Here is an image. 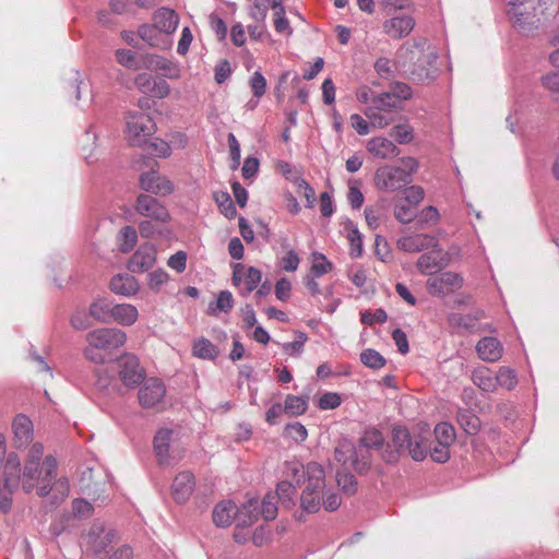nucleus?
Returning <instances> with one entry per match:
<instances>
[{"instance_id": "obj_59", "label": "nucleus", "mask_w": 559, "mask_h": 559, "mask_svg": "<svg viewBox=\"0 0 559 559\" xmlns=\"http://www.w3.org/2000/svg\"><path fill=\"white\" fill-rule=\"evenodd\" d=\"M404 195V199L408 204L417 206L424 200L425 191L419 186H411L405 189Z\"/></svg>"}, {"instance_id": "obj_56", "label": "nucleus", "mask_w": 559, "mask_h": 559, "mask_svg": "<svg viewBox=\"0 0 559 559\" xmlns=\"http://www.w3.org/2000/svg\"><path fill=\"white\" fill-rule=\"evenodd\" d=\"M393 67L394 63L385 57H381L377 59V61L374 62V70L378 73V75L386 80L393 78Z\"/></svg>"}, {"instance_id": "obj_60", "label": "nucleus", "mask_w": 559, "mask_h": 559, "mask_svg": "<svg viewBox=\"0 0 559 559\" xmlns=\"http://www.w3.org/2000/svg\"><path fill=\"white\" fill-rule=\"evenodd\" d=\"M147 151L158 157H168L171 153L169 144L162 139H155L152 141L148 144Z\"/></svg>"}, {"instance_id": "obj_28", "label": "nucleus", "mask_w": 559, "mask_h": 559, "mask_svg": "<svg viewBox=\"0 0 559 559\" xmlns=\"http://www.w3.org/2000/svg\"><path fill=\"white\" fill-rule=\"evenodd\" d=\"M358 450L349 442H342L335 449V460L343 465H350L356 471L362 472L369 466L368 461H364L361 466L357 460Z\"/></svg>"}, {"instance_id": "obj_47", "label": "nucleus", "mask_w": 559, "mask_h": 559, "mask_svg": "<svg viewBox=\"0 0 559 559\" xmlns=\"http://www.w3.org/2000/svg\"><path fill=\"white\" fill-rule=\"evenodd\" d=\"M262 274L261 271L254 266H250L245 275V287L240 289V294L243 296L249 295L251 292L258 288L261 283Z\"/></svg>"}, {"instance_id": "obj_6", "label": "nucleus", "mask_w": 559, "mask_h": 559, "mask_svg": "<svg viewBox=\"0 0 559 559\" xmlns=\"http://www.w3.org/2000/svg\"><path fill=\"white\" fill-rule=\"evenodd\" d=\"M429 429L425 425L419 431H409L399 426L392 430V443L399 453H408L413 460L423 461L428 454L427 436Z\"/></svg>"}, {"instance_id": "obj_41", "label": "nucleus", "mask_w": 559, "mask_h": 559, "mask_svg": "<svg viewBox=\"0 0 559 559\" xmlns=\"http://www.w3.org/2000/svg\"><path fill=\"white\" fill-rule=\"evenodd\" d=\"M382 433L377 429H370L365 431L364 436L360 439V443L357 450L362 454L364 450L379 449L382 447Z\"/></svg>"}, {"instance_id": "obj_7", "label": "nucleus", "mask_w": 559, "mask_h": 559, "mask_svg": "<svg viewBox=\"0 0 559 559\" xmlns=\"http://www.w3.org/2000/svg\"><path fill=\"white\" fill-rule=\"evenodd\" d=\"M402 106L396 103L394 96L378 94L370 99L364 115L369 119L372 129H385L396 121Z\"/></svg>"}, {"instance_id": "obj_16", "label": "nucleus", "mask_w": 559, "mask_h": 559, "mask_svg": "<svg viewBox=\"0 0 559 559\" xmlns=\"http://www.w3.org/2000/svg\"><path fill=\"white\" fill-rule=\"evenodd\" d=\"M153 164L152 170L143 173L140 176V187L146 192H151L157 195H168L174 191V186L169 179L163 177L154 169L157 166L156 160H151Z\"/></svg>"}, {"instance_id": "obj_23", "label": "nucleus", "mask_w": 559, "mask_h": 559, "mask_svg": "<svg viewBox=\"0 0 559 559\" xmlns=\"http://www.w3.org/2000/svg\"><path fill=\"white\" fill-rule=\"evenodd\" d=\"M153 24L168 38L175 33L179 24V15L169 8H159L153 13Z\"/></svg>"}, {"instance_id": "obj_13", "label": "nucleus", "mask_w": 559, "mask_h": 559, "mask_svg": "<svg viewBox=\"0 0 559 559\" xmlns=\"http://www.w3.org/2000/svg\"><path fill=\"white\" fill-rule=\"evenodd\" d=\"M166 388L157 378L147 379L138 392V400L143 408H157L163 404Z\"/></svg>"}, {"instance_id": "obj_63", "label": "nucleus", "mask_w": 559, "mask_h": 559, "mask_svg": "<svg viewBox=\"0 0 559 559\" xmlns=\"http://www.w3.org/2000/svg\"><path fill=\"white\" fill-rule=\"evenodd\" d=\"M168 273L164 270L153 271L148 274L147 285L152 290H158L168 281Z\"/></svg>"}, {"instance_id": "obj_30", "label": "nucleus", "mask_w": 559, "mask_h": 559, "mask_svg": "<svg viewBox=\"0 0 559 559\" xmlns=\"http://www.w3.org/2000/svg\"><path fill=\"white\" fill-rule=\"evenodd\" d=\"M110 290L117 295L133 296L139 292V283L135 277L128 274L114 276L109 284Z\"/></svg>"}, {"instance_id": "obj_19", "label": "nucleus", "mask_w": 559, "mask_h": 559, "mask_svg": "<svg viewBox=\"0 0 559 559\" xmlns=\"http://www.w3.org/2000/svg\"><path fill=\"white\" fill-rule=\"evenodd\" d=\"M156 261V249L153 245H142L130 258L128 269L132 273H143L151 269Z\"/></svg>"}, {"instance_id": "obj_25", "label": "nucleus", "mask_w": 559, "mask_h": 559, "mask_svg": "<svg viewBox=\"0 0 559 559\" xmlns=\"http://www.w3.org/2000/svg\"><path fill=\"white\" fill-rule=\"evenodd\" d=\"M138 34L147 45L158 49H169L171 40L163 34L153 23L143 24L139 27Z\"/></svg>"}, {"instance_id": "obj_50", "label": "nucleus", "mask_w": 559, "mask_h": 559, "mask_svg": "<svg viewBox=\"0 0 559 559\" xmlns=\"http://www.w3.org/2000/svg\"><path fill=\"white\" fill-rule=\"evenodd\" d=\"M361 362L371 369H380L385 365L384 357L377 350L368 348L360 354Z\"/></svg>"}, {"instance_id": "obj_5", "label": "nucleus", "mask_w": 559, "mask_h": 559, "mask_svg": "<svg viewBox=\"0 0 559 559\" xmlns=\"http://www.w3.org/2000/svg\"><path fill=\"white\" fill-rule=\"evenodd\" d=\"M258 500H249L241 510L231 500H224L214 507L213 521L218 527H227L236 519L238 520V526H250L258 520Z\"/></svg>"}, {"instance_id": "obj_46", "label": "nucleus", "mask_w": 559, "mask_h": 559, "mask_svg": "<svg viewBox=\"0 0 559 559\" xmlns=\"http://www.w3.org/2000/svg\"><path fill=\"white\" fill-rule=\"evenodd\" d=\"M274 495L277 500H281L285 507L289 508L294 503L293 498L296 495L295 484L288 480L281 481Z\"/></svg>"}, {"instance_id": "obj_48", "label": "nucleus", "mask_w": 559, "mask_h": 559, "mask_svg": "<svg viewBox=\"0 0 559 559\" xmlns=\"http://www.w3.org/2000/svg\"><path fill=\"white\" fill-rule=\"evenodd\" d=\"M347 229V239L350 245V255L354 258H358L362 253V238L359 230L353 226V224H348L346 226Z\"/></svg>"}, {"instance_id": "obj_43", "label": "nucleus", "mask_w": 559, "mask_h": 559, "mask_svg": "<svg viewBox=\"0 0 559 559\" xmlns=\"http://www.w3.org/2000/svg\"><path fill=\"white\" fill-rule=\"evenodd\" d=\"M390 135L399 144H408L414 140V129L408 122L397 123L392 128Z\"/></svg>"}, {"instance_id": "obj_36", "label": "nucleus", "mask_w": 559, "mask_h": 559, "mask_svg": "<svg viewBox=\"0 0 559 559\" xmlns=\"http://www.w3.org/2000/svg\"><path fill=\"white\" fill-rule=\"evenodd\" d=\"M308 408V397L288 394L285 399L284 411L290 416H300Z\"/></svg>"}, {"instance_id": "obj_18", "label": "nucleus", "mask_w": 559, "mask_h": 559, "mask_svg": "<svg viewBox=\"0 0 559 559\" xmlns=\"http://www.w3.org/2000/svg\"><path fill=\"white\" fill-rule=\"evenodd\" d=\"M437 246V238L428 234L407 235L399 238L396 241V247L408 253L420 252L430 248H436Z\"/></svg>"}, {"instance_id": "obj_64", "label": "nucleus", "mask_w": 559, "mask_h": 559, "mask_svg": "<svg viewBox=\"0 0 559 559\" xmlns=\"http://www.w3.org/2000/svg\"><path fill=\"white\" fill-rule=\"evenodd\" d=\"M272 540V533L265 526H259L254 530L252 535V542L257 547H263L270 544Z\"/></svg>"}, {"instance_id": "obj_38", "label": "nucleus", "mask_w": 559, "mask_h": 559, "mask_svg": "<svg viewBox=\"0 0 559 559\" xmlns=\"http://www.w3.org/2000/svg\"><path fill=\"white\" fill-rule=\"evenodd\" d=\"M283 473L288 481L300 485L305 475H307V465L304 466L298 461H287L284 464Z\"/></svg>"}, {"instance_id": "obj_39", "label": "nucleus", "mask_w": 559, "mask_h": 559, "mask_svg": "<svg viewBox=\"0 0 559 559\" xmlns=\"http://www.w3.org/2000/svg\"><path fill=\"white\" fill-rule=\"evenodd\" d=\"M214 200L218 205L221 213L231 219L237 215V210L234 205V202L228 192L225 191H216L214 192Z\"/></svg>"}, {"instance_id": "obj_17", "label": "nucleus", "mask_w": 559, "mask_h": 559, "mask_svg": "<svg viewBox=\"0 0 559 559\" xmlns=\"http://www.w3.org/2000/svg\"><path fill=\"white\" fill-rule=\"evenodd\" d=\"M431 249V251L423 253L416 262L418 271L423 274H433L448 266L450 263V257L448 252H444L441 249Z\"/></svg>"}, {"instance_id": "obj_24", "label": "nucleus", "mask_w": 559, "mask_h": 559, "mask_svg": "<svg viewBox=\"0 0 559 559\" xmlns=\"http://www.w3.org/2000/svg\"><path fill=\"white\" fill-rule=\"evenodd\" d=\"M141 69L162 71L169 78H179V69L177 66L159 55L147 53L142 56Z\"/></svg>"}, {"instance_id": "obj_29", "label": "nucleus", "mask_w": 559, "mask_h": 559, "mask_svg": "<svg viewBox=\"0 0 559 559\" xmlns=\"http://www.w3.org/2000/svg\"><path fill=\"white\" fill-rule=\"evenodd\" d=\"M171 436L173 430L166 428H162L155 433L153 449L158 463L162 465L168 462Z\"/></svg>"}, {"instance_id": "obj_54", "label": "nucleus", "mask_w": 559, "mask_h": 559, "mask_svg": "<svg viewBox=\"0 0 559 559\" xmlns=\"http://www.w3.org/2000/svg\"><path fill=\"white\" fill-rule=\"evenodd\" d=\"M337 485L347 495H353L357 490V481L354 475L349 473H337Z\"/></svg>"}, {"instance_id": "obj_52", "label": "nucleus", "mask_w": 559, "mask_h": 559, "mask_svg": "<svg viewBox=\"0 0 559 559\" xmlns=\"http://www.w3.org/2000/svg\"><path fill=\"white\" fill-rule=\"evenodd\" d=\"M284 432L286 437L293 439L296 442H302L308 437L306 427L300 423H293L286 425Z\"/></svg>"}, {"instance_id": "obj_11", "label": "nucleus", "mask_w": 559, "mask_h": 559, "mask_svg": "<svg viewBox=\"0 0 559 559\" xmlns=\"http://www.w3.org/2000/svg\"><path fill=\"white\" fill-rule=\"evenodd\" d=\"M116 370L118 378L122 384L128 389H134L145 379L146 372L141 366L139 358L126 353L121 355L116 361Z\"/></svg>"}, {"instance_id": "obj_58", "label": "nucleus", "mask_w": 559, "mask_h": 559, "mask_svg": "<svg viewBox=\"0 0 559 559\" xmlns=\"http://www.w3.org/2000/svg\"><path fill=\"white\" fill-rule=\"evenodd\" d=\"M250 87L257 98L262 97L266 91V80L261 72L255 71L250 79Z\"/></svg>"}, {"instance_id": "obj_35", "label": "nucleus", "mask_w": 559, "mask_h": 559, "mask_svg": "<svg viewBox=\"0 0 559 559\" xmlns=\"http://www.w3.org/2000/svg\"><path fill=\"white\" fill-rule=\"evenodd\" d=\"M112 305L104 298L94 300L90 306V316L96 321L107 323L111 320Z\"/></svg>"}, {"instance_id": "obj_40", "label": "nucleus", "mask_w": 559, "mask_h": 559, "mask_svg": "<svg viewBox=\"0 0 559 559\" xmlns=\"http://www.w3.org/2000/svg\"><path fill=\"white\" fill-rule=\"evenodd\" d=\"M433 432H435L436 441L438 443H444L450 447L454 443L455 438H456L454 427L447 421H441V423L437 424Z\"/></svg>"}, {"instance_id": "obj_33", "label": "nucleus", "mask_w": 559, "mask_h": 559, "mask_svg": "<svg viewBox=\"0 0 559 559\" xmlns=\"http://www.w3.org/2000/svg\"><path fill=\"white\" fill-rule=\"evenodd\" d=\"M460 427L471 436H475L481 428L480 419L477 415L468 409H460L456 416Z\"/></svg>"}, {"instance_id": "obj_27", "label": "nucleus", "mask_w": 559, "mask_h": 559, "mask_svg": "<svg viewBox=\"0 0 559 559\" xmlns=\"http://www.w3.org/2000/svg\"><path fill=\"white\" fill-rule=\"evenodd\" d=\"M12 431L16 447H26L33 438V424L27 416L19 414L13 419Z\"/></svg>"}, {"instance_id": "obj_51", "label": "nucleus", "mask_w": 559, "mask_h": 559, "mask_svg": "<svg viewBox=\"0 0 559 559\" xmlns=\"http://www.w3.org/2000/svg\"><path fill=\"white\" fill-rule=\"evenodd\" d=\"M478 317L472 314L452 313L449 317V324L452 328L473 330L476 326Z\"/></svg>"}, {"instance_id": "obj_34", "label": "nucleus", "mask_w": 559, "mask_h": 559, "mask_svg": "<svg viewBox=\"0 0 559 559\" xmlns=\"http://www.w3.org/2000/svg\"><path fill=\"white\" fill-rule=\"evenodd\" d=\"M192 354L201 359L214 360L217 358L219 350L210 340L200 337L193 343Z\"/></svg>"}, {"instance_id": "obj_14", "label": "nucleus", "mask_w": 559, "mask_h": 559, "mask_svg": "<svg viewBox=\"0 0 559 559\" xmlns=\"http://www.w3.org/2000/svg\"><path fill=\"white\" fill-rule=\"evenodd\" d=\"M134 207L138 214L150 217L155 222L167 223L170 221V214L167 207L152 195L140 194Z\"/></svg>"}, {"instance_id": "obj_20", "label": "nucleus", "mask_w": 559, "mask_h": 559, "mask_svg": "<svg viewBox=\"0 0 559 559\" xmlns=\"http://www.w3.org/2000/svg\"><path fill=\"white\" fill-rule=\"evenodd\" d=\"M367 152L379 159H392L401 154L396 144L385 136H373L366 143Z\"/></svg>"}, {"instance_id": "obj_31", "label": "nucleus", "mask_w": 559, "mask_h": 559, "mask_svg": "<svg viewBox=\"0 0 559 559\" xmlns=\"http://www.w3.org/2000/svg\"><path fill=\"white\" fill-rule=\"evenodd\" d=\"M139 318L136 307L130 304L115 305L111 310V320L118 324L130 326L133 325Z\"/></svg>"}, {"instance_id": "obj_4", "label": "nucleus", "mask_w": 559, "mask_h": 559, "mask_svg": "<svg viewBox=\"0 0 559 559\" xmlns=\"http://www.w3.org/2000/svg\"><path fill=\"white\" fill-rule=\"evenodd\" d=\"M402 166L383 165L374 173V186L379 190L394 192L409 185L413 174L418 169V162L414 157L401 158Z\"/></svg>"}, {"instance_id": "obj_15", "label": "nucleus", "mask_w": 559, "mask_h": 559, "mask_svg": "<svg viewBox=\"0 0 559 559\" xmlns=\"http://www.w3.org/2000/svg\"><path fill=\"white\" fill-rule=\"evenodd\" d=\"M537 7L538 4H533V0H527L524 5L508 4L507 12L515 26L521 29H531L538 22Z\"/></svg>"}, {"instance_id": "obj_1", "label": "nucleus", "mask_w": 559, "mask_h": 559, "mask_svg": "<svg viewBox=\"0 0 559 559\" xmlns=\"http://www.w3.org/2000/svg\"><path fill=\"white\" fill-rule=\"evenodd\" d=\"M58 464L53 456H46L41 464L35 461H26L23 473H20V484L24 492H36L38 497L52 495L53 502L63 501L70 492V484L67 477L57 478Z\"/></svg>"}, {"instance_id": "obj_62", "label": "nucleus", "mask_w": 559, "mask_h": 559, "mask_svg": "<svg viewBox=\"0 0 559 559\" xmlns=\"http://www.w3.org/2000/svg\"><path fill=\"white\" fill-rule=\"evenodd\" d=\"M388 319L386 312L383 309H377L376 311L361 312L360 321L366 325H372L376 322L383 323Z\"/></svg>"}, {"instance_id": "obj_3", "label": "nucleus", "mask_w": 559, "mask_h": 559, "mask_svg": "<svg viewBox=\"0 0 559 559\" xmlns=\"http://www.w3.org/2000/svg\"><path fill=\"white\" fill-rule=\"evenodd\" d=\"M437 58L433 49L425 50L424 46L418 44L399 52V63L402 62L403 68L406 67V62L412 63L406 72L412 81L418 83L430 82L436 78Z\"/></svg>"}, {"instance_id": "obj_12", "label": "nucleus", "mask_w": 559, "mask_h": 559, "mask_svg": "<svg viewBox=\"0 0 559 559\" xmlns=\"http://www.w3.org/2000/svg\"><path fill=\"white\" fill-rule=\"evenodd\" d=\"M463 285V277L454 272H443L437 276L429 277L426 283L427 290L433 296H447L460 289Z\"/></svg>"}, {"instance_id": "obj_21", "label": "nucleus", "mask_w": 559, "mask_h": 559, "mask_svg": "<svg viewBox=\"0 0 559 559\" xmlns=\"http://www.w3.org/2000/svg\"><path fill=\"white\" fill-rule=\"evenodd\" d=\"M195 488L194 475L189 471L178 473L171 485V496L178 503L186 502Z\"/></svg>"}, {"instance_id": "obj_44", "label": "nucleus", "mask_w": 559, "mask_h": 559, "mask_svg": "<svg viewBox=\"0 0 559 559\" xmlns=\"http://www.w3.org/2000/svg\"><path fill=\"white\" fill-rule=\"evenodd\" d=\"M116 59L119 64L130 70H140L142 66V59L139 60L135 53L129 49H118Z\"/></svg>"}, {"instance_id": "obj_26", "label": "nucleus", "mask_w": 559, "mask_h": 559, "mask_svg": "<svg viewBox=\"0 0 559 559\" xmlns=\"http://www.w3.org/2000/svg\"><path fill=\"white\" fill-rule=\"evenodd\" d=\"M478 357L488 362L498 361L503 354V347L500 341L495 337H483L476 345Z\"/></svg>"}, {"instance_id": "obj_53", "label": "nucleus", "mask_w": 559, "mask_h": 559, "mask_svg": "<svg viewBox=\"0 0 559 559\" xmlns=\"http://www.w3.org/2000/svg\"><path fill=\"white\" fill-rule=\"evenodd\" d=\"M374 254L382 262H390L392 259L388 241L380 235L376 236L374 239Z\"/></svg>"}, {"instance_id": "obj_8", "label": "nucleus", "mask_w": 559, "mask_h": 559, "mask_svg": "<svg viewBox=\"0 0 559 559\" xmlns=\"http://www.w3.org/2000/svg\"><path fill=\"white\" fill-rule=\"evenodd\" d=\"M308 484L300 496L301 508L316 513L320 510L323 490L325 488V473L323 467L317 462L307 464Z\"/></svg>"}, {"instance_id": "obj_10", "label": "nucleus", "mask_w": 559, "mask_h": 559, "mask_svg": "<svg viewBox=\"0 0 559 559\" xmlns=\"http://www.w3.org/2000/svg\"><path fill=\"white\" fill-rule=\"evenodd\" d=\"M20 485V460L16 454H9L0 481V510L8 513L12 507V495Z\"/></svg>"}, {"instance_id": "obj_42", "label": "nucleus", "mask_w": 559, "mask_h": 559, "mask_svg": "<svg viewBox=\"0 0 559 559\" xmlns=\"http://www.w3.org/2000/svg\"><path fill=\"white\" fill-rule=\"evenodd\" d=\"M497 389L513 390L518 385L516 372L509 367H501L496 373Z\"/></svg>"}, {"instance_id": "obj_49", "label": "nucleus", "mask_w": 559, "mask_h": 559, "mask_svg": "<svg viewBox=\"0 0 559 559\" xmlns=\"http://www.w3.org/2000/svg\"><path fill=\"white\" fill-rule=\"evenodd\" d=\"M277 502L274 493H267L264 496L261 502V515L265 521H272L277 515Z\"/></svg>"}, {"instance_id": "obj_22", "label": "nucleus", "mask_w": 559, "mask_h": 559, "mask_svg": "<svg viewBox=\"0 0 559 559\" xmlns=\"http://www.w3.org/2000/svg\"><path fill=\"white\" fill-rule=\"evenodd\" d=\"M415 21L411 15L395 16L383 23L384 33L393 39H401L411 34Z\"/></svg>"}, {"instance_id": "obj_37", "label": "nucleus", "mask_w": 559, "mask_h": 559, "mask_svg": "<svg viewBox=\"0 0 559 559\" xmlns=\"http://www.w3.org/2000/svg\"><path fill=\"white\" fill-rule=\"evenodd\" d=\"M119 250L123 253L130 252L138 241V233L133 226L122 227L118 234Z\"/></svg>"}, {"instance_id": "obj_2", "label": "nucleus", "mask_w": 559, "mask_h": 559, "mask_svg": "<svg viewBox=\"0 0 559 559\" xmlns=\"http://www.w3.org/2000/svg\"><path fill=\"white\" fill-rule=\"evenodd\" d=\"M87 343L83 356L91 362L103 365L111 353L122 347L127 342V334L117 328H97L85 335Z\"/></svg>"}, {"instance_id": "obj_45", "label": "nucleus", "mask_w": 559, "mask_h": 559, "mask_svg": "<svg viewBox=\"0 0 559 559\" xmlns=\"http://www.w3.org/2000/svg\"><path fill=\"white\" fill-rule=\"evenodd\" d=\"M333 264L325 258L324 254L314 252L312 254L311 275L313 277H320L330 271H332Z\"/></svg>"}, {"instance_id": "obj_61", "label": "nucleus", "mask_w": 559, "mask_h": 559, "mask_svg": "<svg viewBox=\"0 0 559 559\" xmlns=\"http://www.w3.org/2000/svg\"><path fill=\"white\" fill-rule=\"evenodd\" d=\"M267 11L269 0H255L250 9V15L257 22H264Z\"/></svg>"}, {"instance_id": "obj_55", "label": "nucleus", "mask_w": 559, "mask_h": 559, "mask_svg": "<svg viewBox=\"0 0 559 559\" xmlns=\"http://www.w3.org/2000/svg\"><path fill=\"white\" fill-rule=\"evenodd\" d=\"M384 94L394 96L396 103L402 106L403 99H408L412 97V88L406 83L396 82L392 85V91L385 92Z\"/></svg>"}, {"instance_id": "obj_57", "label": "nucleus", "mask_w": 559, "mask_h": 559, "mask_svg": "<svg viewBox=\"0 0 559 559\" xmlns=\"http://www.w3.org/2000/svg\"><path fill=\"white\" fill-rule=\"evenodd\" d=\"M394 216L399 222H401L403 224H407V223H411L415 218L416 212L413 209V205H411V204L409 205L396 204L394 207Z\"/></svg>"}, {"instance_id": "obj_32", "label": "nucleus", "mask_w": 559, "mask_h": 559, "mask_svg": "<svg viewBox=\"0 0 559 559\" xmlns=\"http://www.w3.org/2000/svg\"><path fill=\"white\" fill-rule=\"evenodd\" d=\"M473 382L485 392L497 391V379L496 374L486 367L476 369L473 372Z\"/></svg>"}, {"instance_id": "obj_9", "label": "nucleus", "mask_w": 559, "mask_h": 559, "mask_svg": "<svg viewBox=\"0 0 559 559\" xmlns=\"http://www.w3.org/2000/svg\"><path fill=\"white\" fill-rule=\"evenodd\" d=\"M155 131L156 124L150 115L140 111H131L127 115L126 136L131 145L141 146Z\"/></svg>"}]
</instances>
